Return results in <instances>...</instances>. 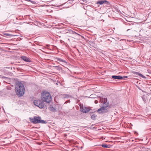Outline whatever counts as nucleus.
I'll return each instance as SVG.
<instances>
[{
    "label": "nucleus",
    "instance_id": "f8f14e48",
    "mask_svg": "<svg viewBox=\"0 0 151 151\" xmlns=\"http://www.w3.org/2000/svg\"><path fill=\"white\" fill-rule=\"evenodd\" d=\"M134 74H136L137 75H138L140 77H142L144 78H146V77L144 76L143 75H142L141 73H138L137 72H135Z\"/></svg>",
    "mask_w": 151,
    "mask_h": 151
},
{
    "label": "nucleus",
    "instance_id": "f257e3e1",
    "mask_svg": "<svg viewBox=\"0 0 151 151\" xmlns=\"http://www.w3.org/2000/svg\"><path fill=\"white\" fill-rule=\"evenodd\" d=\"M100 102H101V107L98 110L97 112L99 114L107 113L108 110L106 108L109 106V102L107 101V99L103 98L101 100Z\"/></svg>",
    "mask_w": 151,
    "mask_h": 151
},
{
    "label": "nucleus",
    "instance_id": "39448f33",
    "mask_svg": "<svg viewBox=\"0 0 151 151\" xmlns=\"http://www.w3.org/2000/svg\"><path fill=\"white\" fill-rule=\"evenodd\" d=\"M34 104L40 108H43L44 106L43 102L40 100H35L34 101Z\"/></svg>",
    "mask_w": 151,
    "mask_h": 151
},
{
    "label": "nucleus",
    "instance_id": "412c9836",
    "mask_svg": "<svg viewBox=\"0 0 151 151\" xmlns=\"http://www.w3.org/2000/svg\"><path fill=\"white\" fill-rule=\"evenodd\" d=\"M74 33H75L76 34V32H74Z\"/></svg>",
    "mask_w": 151,
    "mask_h": 151
},
{
    "label": "nucleus",
    "instance_id": "9b49d317",
    "mask_svg": "<svg viewBox=\"0 0 151 151\" xmlns=\"http://www.w3.org/2000/svg\"><path fill=\"white\" fill-rule=\"evenodd\" d=\"M49 109L50 111L53 112H55L56 111V109L52 106H50L49 107Z\"/></svg>",
    "mask_w": 151,
    "mask_h": 151
},
{
    "label": "nucleus",
    "instance_id": "4be33fe9",
    "mask_svg": "<svg viewBox=\"0 0 151 151\" xmlns=\"http://www.w3.org/2000/svg\"><path fill=\"white\" fill-rule=\"evenodd\" d=\"M129 30V29H127V31H128Z\"/></svg>",
    "mask_w": 151,
    "mask_h": 151
},
{
    "label": "nucleus",
    "instance_id": "20e7f679",
    "mask_svg": "<svg viewBox=\"0 0 151 151\" xmlns=\"http://www.w3.org/2000/svg\"><path fill=\"white\" fill-rule=\"evenodd\" d=\"M29 119L31 122L34 124L38 123L46 124L47 123L46 121L41 120V118L39 116H34L33 118L30 117Z\"/></svg>",
    "mask_w": 151,
    "mask_h": 151
},
{
    "label": "nucleus",
    "instance_id": "a211bd4d",
    "mask_svg": "<svg viewBox=\"0 0 151 151\" xmlns=\"http://www.w3.org/2000/svg\"><path fill=\"white\" fill-rule=\"evenodd\" d=\"M5 68H7V67H5Z\"/></svg>",
    "mask_w": 151,
    "mask_h": 151
},
{
    "label": "nucleus",
    "instance_id": "ddd939ff",
    "mask_svg": "<svg viewBox=\"0 0 151 151\" xmlns=\"http://www.w3.org/2000/svg\"><path fill=\"white\" fill-rule=\"evenodd\" d=\"M101 146L102 147H104V148H110V145H107L106 144H102L101 145Z\"/></svg>",
    "mask_w": 151,
    "mask_h": 151
},
{
    "label": "nucleus",
    "instance_id": "f03ea898",
    "mask_svg": "<svg viewBox=\"0 0 151 151\" xmlns=\"http://www.w3.org/2000/svg\"><path fill=\"white\" fill-rule=\"evenodd\" d=\"M15 90L17 95L21 96L24 94L25 89L23 84L20 82H18L15 86Z\"/></svg>",
    "mask_w": 151,
    "mask_h": 151
},
{
    "label": "nucleus",
    "instance_id": "1a4fd4ad",
    "mask_svg": "<svg viewBox=\"0 0 151 151\" xmlns=\"http://www.w3.org/2000/svg\"><path fill=\"white\" fill-rule=\"evenodd\" d=\"M112 78L114 79L120 80L123 78L121 76H112Z\"/></svg>",
    "mask_w": 151,
    "mask_h": 151
},
{
    "label": "nucleus",
    "instance_id": "7ed1b4c3",
    "mask_svg": "<svg viewBox=\"0 0 151 151\" xmlns=\"http://www.w3.org/2000/svg\"><path fill=\"white\" fill-rule=\"evenodd\" d=\"M41 99L44 102L49 103L52 100L50 94L47 92L44 91L42 93Z\"/></svg>",
    "mask_w": 151,
    "mask_h": 151
},
{
    "label": "nucleus",
    "instance_id": "aec40b11",
    "mask_svg": "<svg viewBox=\"0 0 151 151\" xmlns=\"http://www.w3.org/2000/svg\"><path fill=\"white\" fill-rule=\"evenodd\" d=\"M74 33H75L76 34V32H74Z\"/></svg>",
    "mask_w": 151,
    "mask_h": 151
},
{
    "label": "nucleus",
    "instance_id": "0eeeda50",
    "mask_svg": "<svg viewBox=\"0 0 151 151\" xmlns=\"http://www.w3.org/2000/svg\"><path fill=\"white\" fill-rule=\"evenodd\" d=\"M108 2L106 0H100L99 1H98L96 4H100V5H101L103 4H108Z\"/></svg>",
    "mask_w": 151,
    "mask_h": 151
},
{
    "label": "nucleus",
    "instance_id": "dca6fc26",
    "mask_svg": "<svg viewBox=\"0 0 151 151\" xmlns=\"http://www.w3.org/2000/svg\"><path fill=\"white\" fill-rule=\"evenodd\" d=\"M98 102V101L97 100H96L95 101V104H97Z\"/></svg>",
    "mask_w": 151,
    "mask_h": 151
},
{
    "label": "nucleus",
    "instance_id": "6ab92c4d",
    "mask_svg": "<svg viewBox=\"0 0 151 151\" xmlns=\"http://www.w3.org/2000/svg\"><path fill=\"white\" fill-rule=\"evenodd\" d=\"M74 33H75L76 34V32H74Z\"/></svg>",
    "mask_w": 151,
    "mask_h": 151
},
{
    "label": "nucleus",
    "instance_id": "6e6552de",
    "mask_svg": "<svg viewBox=\"0 0 151 151\" xmlns=\"http://www.w3.org/2000/svg\"><path fill=\"white\" fill-rule=\"evenodd\" d=\"M21 58L22 59L25 61L27 62H30V59L25 56H22Z\"/></svg>",
    "mask_w": 151,
    "mask_h": 151
},
{
    "label": "nucleus",
    "instance_id": "f3484780",
    "mask_svg": "<svg viewBox=\"0 0 151 151\" xmlns=\"http://www.w3.org/2000/svg\"><path fill=\"white\" fill-rule=\"evenodd\" d=\"M124 77H125V78H127V76H124Z\"/></svg>",
    "mask_w": 151,
    "mask_h": 151
},
{
    "label": "nucleus",
    "instance_id": "4468645a",
    "mask_svg": "<svg viewBox=\"0 0 151 151\" xmlns=\"http://www.w3.org/2000/svg\"><path fill=\"white\" fill-rule=\"evenodd\" d=\"M4 35L6 36H9L10 37L14 36V35H12L9 33H5L4 34Z\"/></svg>",
    "mask_w": 151,
    "mask_h": 151
},
{
    "label": "nucleus",
    "instance_id": "2eb2a0df",
    "mask_svg": "<svg viewBox=\"0 0 151 151\" xmlns=\"http://www.w3.org/2000/svg\"><path fill=\"white\" fill-rule=\"evenodd\" d=\"M96 116L94 115H92L91 116V118L93 120H95V119Z\"/></svg>",
    "mask_w": 151,
    "mask_h": 151
},
{
    "label": "nucleus",
    "instance_id": "9d476101",
    "mask_svg": "<svg viewBox=\"0 0 151 151\" xmlns=\"http://www.w3.org/2000/svg\"><path fill=\"white\" fill-rule=\"evenodd\" d=\"M55 59L57 60V61H58L59 62H63V63H67V62L66 61V60H63V59H61V58H55Z\"/></svg>",
    "mask_w": 151,
    "mask_h": 151
},
{
    "label": "nucleus",
    "instance_id": "423d86ee",
    "mask_svg": "<svg viewBox=\"0 0 151 151\" xmlns=\"http://www.w3.org/2000/svg\"><path fill=\"white\" fill-rule=\"evenodd\" d=\"M81 109L83 113H87L90 111V109L86 107H81Z\"/></svg>",
    "mask_w": 151,
    "mask_h": 151
}]
</instances>
